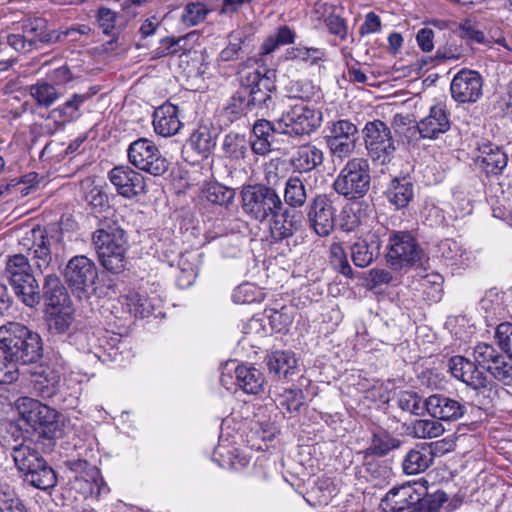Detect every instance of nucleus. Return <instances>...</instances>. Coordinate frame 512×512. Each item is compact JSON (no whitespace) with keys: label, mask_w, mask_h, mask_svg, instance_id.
Here are the masks:
<instances>
[{"label":"nucleus","mask_w":512,"mask_h":512,"mask_svg":"<svg viewBox=\"0 0 512 512\" xmlns=\"http://www.w3.org/2000/svg\"><path fill=\"white\" fill-rule=\"evenodd\" d=\"M0 343L18 367L36 362L43 354L40 335L19 323L0 327Z\"/></svg>","instance_id":"1"},{"label":"nucleus","mask_w":512,"mask_h":512,"mask_svg":"<svg viewBox=\"0 0 512 512\" xmlns=\"http://www.w3.org/2000/svg\"><path fill=\"white\" fill-rule=\"evenodd\" d=\"M3 278L9 283L15 296L25 306L33 308L41 302L42 296L39 284L25 255L15 254L8 257Z\"/></svg>","instance_id":"2"},{"label":"nucleus","mask_w":512,"mask_h":512,"mask_svg":"<svg viewBox=\"0 0 512 512\" xmlns=\"http://www.w3.org/2000/svg\"><path fill=\"white\" fill-rule=\"evenodd\" d=\"M16 409L18 421L38 433L39 437L54 439L60 436L59 414L55 409L30 397H20L16 401Z\"/></svg>","instance_id":"3"},{"label":"nucleus","mask_w":512,"mask_h":512,"mask_svg":"<svg viewBox=\"0 0 512 512\" xmlns=\"http://www.w3.org/2000/svg\"><path fill=\"white\" fill-rule=\"evenodd\" d=\"M241 207L250 219L263 223L283 208L277 191L265 184H249L240 192Z\"/></svg>","instance_id":"4"},{"label":"nucleus","mask_w":512,"mask_h":512,"mask_svg":"<svg viewBox=\"0 0 512 512\" xmlns=\"http://www.w3.org/2000/svg\"><path fill=\"white\" fill-rule=\"evenodd\" d=\"M370 186V165L362 157L349 159L333 183L336 193L348 200L363 198L369 192Z\"/></svg>","instance_id":"5"},{"label":"nucleus","mask_w":512,"mask_h":512,"mask_svg":"<svg viewBox=\"0 0 512 512\" xmlns=\"http://www.w3.org/2000/svg\"><path fill=\"white\" fill-rule=\"evenodd\" d=\"M444 491L437 489L429 492L428 481H409L392 487L382 499V506L385 511L404 512L414 507H421L426 500H431Z\"/></svg>","instance_id":"6"},{"label":"nucleus","mask_w":512,"mask_h":512,"mask_svg":"<svg viewBox=\"0 0 512 512\" xmlns=\"http://www.w3.org/2000/svg\"><path fill=\"white\" fill-rule=\"evenodd\" d=\"M448 368L452 376L468 387L478 391V396L482 395V405H490L500 392V388L493 382H490L487 376L479 370L475 361L455 355L448 361Z\"/></svg>","instance_id":"7"},{"label":"nucleus","mask_w":512,"mask_h":512,"mask_svg":"<svg viewBox=\"0 0 512 512\" xmlns=\"http://www.w3.org/2000/svg\"><path fill=\"white\" fill-rule=\"evenodd\" d=\"M323 121L321 110L304 103L287 106L277 119L280 134L301 137L315 132Z\"/></svg>","instance_id":"8"},{"label":"nucleus","mask_w":512,"mask_h":512,"mask_svg":"<svg viewBox=\"0 0 512 512\" xmlns=\"http://www.w3.org/2000/svg\"><path fill=\"white\" fill-rule=\"evenodd\" d=\"M63 276L74 296L87 299L94 290L98 271L90 258L85 255H76L66 264Z\"/></svg>","instance_id":"9"},{"label":"nucleus","mask_w":512,"mask_h":512,"mask_svg":"<svg viewBox=\"0 0 512 512\" xmlns=\"http://www.w3.org/2000/svg\"><path fill=\"white\" fill-rule=\"evenodd\" d=\"M364 142L368 155L380 165L389 164L396 151L390 128L381 120L367 122L364 129Z\"/></svg>","instance_id":"10"},{"label":"nucleus","mask_w":512,"mask_h":512,"mask_svg":"<svg viewBox=\"0 0 512 512\" xmlns=\"http://www.w3.org/2000/svg\"><path fill=\"white\" fill-rule=\"evenodd\" d=\"M386 260L394 270L415 265L421 259L422 250L408 231H393L389 235Z\"/></svg>","instance_id":"11"},{"label":"nucleus","mask_w":512,"mask_h":512,"mask_svg":"<svg viewBox=\"0 0 512 512\" xmlns=\"http://www.w3.org/2000/svg\"><path fill=\"white\" fill-rule=\"evenodd\" d=\"M472 357L478 367L505 385H512V360L494 345L479 342L473 347Z\"/></svg>","instance_id":"12"},{"label":"nucleus","mask_w":512,"mask_h":512,"mask_svg":"<svg viewBox=\"0 0 512 512\" xmlns=\"http://www.w3.org/2000/svg\"><path fill=\"white\" fill-rule=\"evenodd\" d=\"M127 153L129 162L134 167L151 175H163L169 168V162L162 156L158 147L146 138L132 142Z\"/></svg>","instance_id":"13"},{"label":"nucleus","mask_w":512,"mask_h":512,"mask_svg":"<svg viewBox=\"0 0 512 512\" xmlns=\"http://www.w3.org/2000/svg\"><path fill=\"white\" fill-rule=\"evenodd\" d=\"M335 196L318 194L307 206V219L310 228L320 237H327L335 226Z\"/></svg>","instance_id":"14"},{"label":"nucleus","mask_w":512,"mask_h":512,"mask_svg":"<svg viewBox=\"0 0 512 512\" xmlns=\"http://www.w3.org/2000/svg\"><path fill=\"white\" fill-rule=\"evenodd\" d=\"M358 128L349 120L341 119L328 124L324 137L332 155L349 157L356 148Z\"/></svg>","instance_id":"15"},{"label":"nucleus","mask_w":512,"mask_h":512,"mask_svg":"<svg viewBox=\"0 0 512 512\" xmlns=\"http://www.w3.org/2000/svg\"><path fill=\"white\" fill-rule=\"evenodd\" d=\"M68 465L74 473V477L71 479L73 489L85 498L97 497L106 489L100 470L95 465L82 459L72 460Z\"/></svg>","instance_id":"16"},{"label":"nucleus","mask_w":512,"mask_h":512,"mask_svg":"<svg viewBox=\"0 0 512 512\" xmlns=\"http://www.w3.org/2000/svg\"><path fill=\"white\" fill-rule=\"evenodd\" d=\"M483 79L479 72L461 69L452 79L450 92L459 104L475 103L482 95Z\"/></svg>","instance_id":"17"},{"label":"nucleus","mask_w":512,"mask_h":512,"mask_svg":"<svg viewBox=\"0 0 512 512\" xmlns=\"http://www.w3.org/2000/svg\"><path fill=\"white\" fill-rule=\"evenodd\" d=\"M110 182L115 186L119 195L131 199L145 194L147 185L145 178L139 172L128 166H116L108 174Z\"/></svg>","instance_id":"18"},{"label":"nucleus","mask_w":512,"mask_h":512,"mask_svg":"<svg viewBox=\"0 0 512 512\" xmlns=\"http://www.w3.org/2000/svg\"><path fill=\"white\" fill-rule=\"evenodd\" d=\"M426 412L434 419L453 422L463 417L466 406L453 397L436 393L426 398Z\"/></svg>","instance_id":"19"},{"label":"nucleus","mask_w":512,"mask_h":512,"mask_svg":"<svg viewBox=\"0 0 512 512\" xmlns=\"http://www.w3.org/2000/svg\"><path fill=\"white\" fill-rule=\"evenodd\" d=\"M450 119L443 105H435L430 108L428 115L417 124L420 136L424 139H437L440 134L450 129Z\"/></svg>","instance_id":"20"},{"label":"nucleus","mask_w":512,"mask_h":512,"mask_svg":"<svg viewBox=\"0 0 512 512\" xmlns=\"http://www.w3.org/2000/svg\"><path fill=\"white\" fill-rule=\"evenodd\" d=\"M92 241L96 250L106 247L110 249L128 247L124 230L116 222L109 219L99 222V227L92 235Z\"/></svg>","instance_id":"21"},{"label":"nucleus","mask_w":512,"mask_h":512,"mask_svg":"<svg viewBox=\"0 0 512 512\" xmlns=\"http://www.w3.org/2000/svg\"><path fill=\"white\" fill-rule=\"evenodd\" d=\"M38 443L29 437H23L19 444L12 446V458L17 469L24 475L39 465L44 458L39 452Z\"/></svg>","instance_id":"22"},{"label":"nucleus","mask_w":512,"mask_h":512,"mask_svg":"<svg viewBox=\"0 0 512 512\" xmlns=\"http://www.w3.org/2000/svg\"><path fill=\"white\" fill-rule=\"evenodd\" d=\"M240 83L248 91L259 86L271 87L275 70L259 65L257 59H250L239 71Z\"/></svg>","instance_id":"23"},{"label":"nucleus","mask_w":512,"mask_h":512,"mask_svg":"<svg viewBox=\"0 0 512 512\" xmlns=\"http://www.w3.org/2000/svg\"><path fill=\"white\" fill-rule=\"evenodd\" d=\"M381 240L375 235L359 238L350 246L352 262L359 268H366L380 255Z\"/></svg>","instance_id":"24"},{"label":"nucleus","mask_w":512,"mask_h":512,"mask_svg":"<svg viewBox=\"0 0 512 512\" xmlns=\"http://www.w3.org/2000/svg\"><path fill=\"white\" fill-rule=\"evenodd\" d=\"M269 220L270 235L276 242L291 237L300 227L299 216L284 207L271 215Z\"/></svg>","instance_id":"25"},{"label":"nucleus","mask_w":512,"mask_h":512,"mask_svg":"<svg viewBox=\"0 0 512 512\" xmlns=\"http://www.w3.org/2000/svg\"><path fill=\"white\" fill-rule=\"evenodd\" d=\"M178 112V107L171 103H165L156 108L153 114L155 132L164 137L178 133L182 126Z\"/></svg>","instance_id":"26"},{"label":"nucleus","mask_w":512,"mask_h":512,"mask_svg":"<svg viewBox=\"0 0 512 512\" xmlns=\"http://www.w3.org/2000/svg\"><path fill=\"white\" fill-rule=\"evenodd\" d=\"M218 129L211 122H202L189 138L192 149L203 158H207L216 146Z\"/></svg>","instance_id":"27"},{"label":"nucleus","mask_w":512,"mask_h":512,"mask_svg":"<svg viewBox=\"0 0 512 512\" xmlns=\"http://www.w3.org/2000/svg\"><path fill=\"white\" fill-rule=\"evenodd\" d=\"M47 310L71 306L70 297L60 278L56 274H48L43 283V294Z\"/></svg>","instance_id":"28"},{"label":"nucleus","mask_w":512,"mask_h":512,"mask_svg":"<svg viewBox=\"0 0 512 512\" xmlns=\"http://www.w3.org/2000/svg\"><path fill=\"white\" fill-rule=\"evenodd\" d=\"M508 156L498 146L485 145L476 158L478 167L486 175H498L507 166Z\"/></svg>","instance_id":"29"},{"label":"nucleus","mask_w":512,"mask_h":512,"mask_svg":"<svg viewBox=\"0 0 512 512\" xmlns=\"http://www.w3.org/2000/svg\"><path fill=\"white\" fill-rule=\"evenodd\" d=\"M385 196L396 209L405 208L414 198V185L408 177H395L389 182Z\"/></svg>","instance_id":"30"},{"label":"nucleus","mask_w":512,"mask_h":512,"mask_svg":"<svg viewBox=\"0 0 512 512\" xmlns=\"http://www.w3.org/2000/svg\"><path fill=\"white\" fill-rule=\"evenodd\" d=\"M22 31L27 39L33 41V46L38 49L42 44L53 43L59 40L60 35L48 28L44 18L36 17L26 20L22 24Z\"/></svg>","instance_id":"31"},{"label":"nucleus","mask_w":512,"mask_h":512,"mask_svg":"<svg viewBox=\"0 0 512 512\" xmlns=\"http://www.w3.org/2000/svg\"><path fill=\"white\" fill-rule=\"evenodd\" d=\"M265 362L269 373L279 379L288 378L297 370V359L291 351H274L266 356Z\"/></svg>","instance_id":"32"},{"label":"nucleus","mask_w":512,"mask_h":512,"mask_svg":"<svg viewBox=\"0 0 512 512\" xmlns=\"http://www.w3.org/2000/svg\"><path fill=\"white\" fill-rule=\"evenodd\" d=\"M434 453L428 445H417L411 449L402 461V469L406 475L424 472L432 464Z\"/></svg>","instance_id":"33"},{"label":"nucleus","mask_w":512,"mask_h":512,"mask_svg":"<svg viewBox=\"0 0 512 512\" xmlns=\"http://www.w3.org/2000/svg\"><path fill=\"white\" fill-rule=\"evenodd\" d=\"M237 385L247 394H259L263 392L266 383L264 374L253 366L237 365L235 368Z\"/></svg>","instance_id":"34"},{"label":"nucleus","mask_w":512,"mask_h":512,"mask_svg":"<svg viewBox=\"0 0 512 512\" xmlns=\"http://www.w3.org/2000/svg\"><path fill=\"white\" fill-rule=\"evenodd\" d=\"M323 152L312 144L298 147L291 159L293 167L299 172H310L323 163Z\"/></svg>","instance_id":"35"},{"label":"nucleus","mask_w":512,"mask_h":512,"mask_svg":"<svg viewBox=\"0 0 512 512\" xmlns=\"http://www.w3.org/2000/svg\"><path fill=\"white\" fill-rule=\"evenodd\" d=\"M250 146L251 141L244 134L230 132L225 135L221 149L226 159L239 162L248 156Z\"/></svg>","instance_id":"36"},{"label":"nucleus","mask_w":512,"mask_h":512,"mask_svg":"<svg viewBox=\"0 0 512 512\" xmlns=\"http://www.w3.org/2000/svg\"><path fill=\"white\" fill-rule=\"evenodd\" d=\"M96 94L93 88L86 93H74L62 105L52 111V114L58 115L63 121L71 122L80 117L81 106Z\"/></svg>","instance_id":"37"},{"label":"nucleus","mask_w":512,"mask_h":512,"mask_svg":"<svg viewBox=\"0 0 512 512\" xmlns=\"http://www.w3.org/2000/svg\"><path fill=\"white\" fill-rule=\"evenodd\" d=\"M23 476L25 482L41 490L53 488L57 483L56 474L45 459Z\"/></svg>","instance_id":"38"},{"label":"nucleus","mask_w":512,"mask_h":512,"mask_svg":"<svg viewBox=\"0 0 512 512\" xmlns=\"http://www.w3.org/2000/svg\"><path fill=\"white\" fill-rule=\"evenodd\" d=\"M402 441L385 430L374 432L368 448L365 450L366 455L384 457L389 452L400 448Z\"/></svg>","instance_id":"39"},{"label":"nucleus","mask_w":512,"mask_h":512,"mask_svg":"<svg viewBox=\"0 0 512 512\" xmlns=\"http://www.w3.org/2000/svg\"><path fill=\"white\" fill-rule=\"evenodd\" d=\"M61 377L54 370H43L33 381L34 392L43 399H49L57 394Z\"/></svg>","instance_id":"40"},{"label":"nucleus","mask_w":512,"mask_h":512,"mask_svg":"<svg viewBox=\"0 0 512 512\" xmlns=\"http://www.w3.org/2000/svg\"><path fill=\"white\" fill-rule=\"evenodd\" d=\"M123 305H125L129 312L135 317L149 316L155 307V300L149 298L147 295L140 294L137 291H130L128 294L121 297Z\"/></svg>","instance_id":"41"},{"label":"nucleus","mask_w":512,"mask_h":512,"mask_svg":"<svg viewBox=\"0 0 512 512\" xmlns=\"http://www.w3.org/2000/svg\"><path fill=\"white\" fill-rule=\"evenodd\" d=\"M441 256L451 265L467 266L471 260V253L453 239L442 240L439 244Z\"/></svg>","instance_id":"42"},{"label":"nucleus","mask_w":512,"mask_h":512,"mask_svg":"<svg viewBox=\"0 0 512 512\" xmlns=\"http://www.w3.org/2000/svg\"><path fill=\"white\" fill-rule=\"evenodd\" d=\"M202 195L212 204L228 207L234 201L235 190L219 182H208L202 188Z\"/></svg>","instance_id":"43"},{"label":"nucleus","mask_w":512,"mask_h":512,"mask_svg":"<svg viewBox=\"0 0 512 512\" xmlns=\"http://www.w3.org/2000/svg\"><path fill=\"white\" fill-rule=\"evenodd\" d=\"M101 265L109 272L120 273L126 266L127 247L120 249L101 248L96 250Z\"/></svg>","instance_id":"44"},{"label":"nucleus","mask_w":512,"mask_h":512,"mask_svg":"<svg viewBox=\"0 0 512 512\" xmlns=\"http://www.w3.org/2000/svg\"><path fill=\"white\" fill-rule=\"evenodd\" d=\"M73 320V309L71 306L47 310V324L49 331L53 334L66 333Z\"/></svg>","instance_id":"45"},{"label":"nucleus","mask_w":512,"mask_h":512,"mask_svg":"<svg viewBox=\"0 0 512 512\" xmlns=\"http://www.w3.org/2000/svg\"><path fill=\"white\" fill-rule=\"evenodd\" d=\"M285 60L299 61L315 65L325 59V52L316 47H306L302 44L288 48L284 54Z\"/></svg>","instance_id":"46"},{"label":"nucleus","mask_w":512,"mask_h":512,"mask_svg":"<svg viewBox=\"0 0 512 512\" xmlns=\"http://www.w3.org/2000/svg\"><path fill=\"white\" fill-rule=\"evenodd\" d=\"M285 203L292 208H301L307 200L305 184L298 177H290L284 189Z\"/></svg>","instance_id":"47"},{"label":"nucleus","mask_w":512,"mask_h":512,"mask_svg":"<svg viewBox=\"0 0 512 512\" xmlns=\"http://www.w3.org/2000/svg\"><path fill=\"white\" fill-rule=\"evenodd\" d=\"M295 32L288 26H280L275 34L268 36L261 45V54L269 55L282 45L294 43Z\"/></svg>","instance_id":"48"},{"label":"nucleus","mask_w":512,"mask_h":512,"mask_svg":"<svg viewBox=\"0 0 512 512\" xmlns=\"http://www.w3.org/2000/svg\"><path fill=\"white\" fill-rule=\"evenodd\" d=\"M276 89L275 79L272 80L271 87L259 86L256 88H252L250 91H246L247 96L249 98L252 109H259L262 114H265V111L273 108L274 100L272 97V92Z\"/></svg>","instance_id":"49"},{"label":"nucleus","mask_w":512,"mask_h":512,"mask_svg":"<svg viewBox=\"0 0 512 512\" xmlns=\"http://www.w3.org/2000/svg\"><path fill=\"white\" fill-rule=\"evenodd\" d=\"M410 429V434L419 439L436 438L445 431L443 425L434 418L416 420Z\"/></svg>","instance_id":"50"},{"label":"nucleus","mask_w":512,"mask_h":512,"mask_svg":"<svg viewBox=\"0 0 512 512\" xmlns=\"http://www.w3.org/2000/svg\"><path fill=\"white\" fill-rule=\"evenodd\" d=\"M29 90L37 104L43 107H50L60 96L55 86L45 81H38Z\"/></svg>","instance_id":"51"},{"label":"nucleus","mask_w":512,"mask_h":512,"mask_svg":"<svg viewBox=\"0 0 512 512\" xmlns=\"http://www.w3.org/2000/svg\"><path fill=\"white\" fill-rule=\"evenodd\" d=\"M274 401L279 409L287 412H298L304 404V394L301 389H284L275 396Z\"/></svg>","instance_id":"52"},{"label":"nucleus","mask_w":512,"mask_h":512,"mask_svg":"<svg viewBox=\"0 0 512 512\" xmlns=\"http://www.w3.org/2000/svg\"><path fill=\"white\" fill-rule=\"evenodd\" d=\"M29 255H31L34 265L40 272L43 273L48 270L52 262L49 240L41 236V241L29 248Z\"/></svg>","instance_id":"53"},{"label":"nucleus","mask_w":512,"mask_h":512,"mask_svg":"<svg viewBox=\"0 0 512 512\" xmlns=\"http://www.w3.org/2000/svg\"><path fill=\"white\" fill-rule=\"evenodd\" d=\"M398 407L414 415H422L426 411V399L422 398L412 391H401L397 395Z\"/></svg>","instance_id":"54"},{"label":"nucleus","mask_w":512,"mask_h":512,"mask_svg":"<svg viewBox=\"0 0 512 512\" xmlns=\"http://www.w3.org/2000/svg\"><path fill=\"white\" fill-rule=\"evenodd\" d=\"M19 378V367L0 343V384H11Z\"/></svg>","instance_id":"55"},{"label":"nucleus","mask_w":512,"mask_h":512,"mask_svg":"<svg viewBox=\"0 0 512 512\" xmlns=\"http://www.w3.org/2000/svg\"><path fill=\"white\" fill-rule=\"evenodd\" d=\"M285 89L289 98L303 101L311 100L317 93L315 86L308 80H292Z\"/></svg>","instance_id":"56"},{"label":"nucleus","mask_w":512,"mask_h":512,"mask_svg":"<svg viewBox=\"0 0 512 512\" xmlns=\"http://www.w3.org/2000/svg\"><path fill=\"white\" fill-rule=\"evenodd\" d=\"M226 110L227 113L231 114L235 119H237L243 115H247L253 109L247 93L238 91L231 97Z\"/></svg>","instance_id":"57"},{"label":"nucleus","mask_w":512,"mask_h":512,"mask_svg":"<svg viewBox=\"0 0 512 512\" xmlns=\"http://www.w3.org/2000/svg\"><path fill=\"white\" fill-rule=\"evenodd\" d=\"M330 255L332 262L342 275L347 278L354 277L353 269L350 266L345 250L340 243H333L330 246Z\"/></svg>","instance_id":"58"},{"label":"nucleus","mask_w":512,"mask_h":512,"mask_svg":"<svg viewBox=\"0 0 512 512\" xmlns=\"http://www.w3.org/2000/svg\"><path fill=\"white\" fill-rule=\"evenodd\" d=\"M208 12V9L203 3H189L185 6L182 21L188 26H195L204 21Z\"/></svg>","instance_id":"59"},{"label":"nucleus","mask_w":512,"mask_h":512,"mask_svg":"<svg viewBox=\"0 0 512 512\" xmlns=\"http://www.w3.org/2000/svg\"><path fill=\"white\" fill-rule=\"evenodd\" d=\"M178 266L180 269V275L178 276V281L180 282V284L182 286L191 285L197 277L198 267L196 264L190 261V255H181L178 262Z\"/></svg>","instance_id":"60"},{"label":"nucleus","mask_w":512,"mask_h":512,"mask_svg":"<svg viewBox=\"0 0 512 512\" xmlns=\"http://www.w3.org/2000/svg\"><path fill=\"white\" fill-rule=\"evenodd\" d=\"M495 338L503 354H507V359L512 360V324L509 322L499 324Z\"/></svg>","instance_id":"61"},{"label":"nucleus","mask_w":512,"mask_h":512,"mask_svg":"<svg viewBox=\"0 0 512 512\" xmlns=\"http://www.w3.org/2000/svg\"><path fill=\"white\" fill-rule=\"evenodd\" d=\"M3 46H10L17 52L28 53L33 49H36L33 46V41L31 39H27L24 32L22 34H9L6 37V42L0 41V52L3 50Z\"/></svg>","instance_id":"62"},{"label":"nucleus","mask_w":512,"mask_h":512,"mask_svg":"<svg viewBox=\"0 0 512 512\" xmlns=\"http://www.w3.org/2000/svg\"><path fill=\"white\" fill-rule=\"evenodd\" d=\"M117 13L107 7H99L96 13V21L103 33L111 35L116 24Z\"/></svg>","instance_id":"63"},{"label":"nucleus","mask_w":512,"mask_h":512,"mask_svg":"<svg viewBox=\"0 0 512 512\" xmlns=\"http://www.w3.org/2000/svg\"><path fill=\"white\" fill-rule=\"evenodd\" d=\"M458 35L461 39L466 40L468 43L483 44L486 42L484 33L475 29L471 21L468 19L459 24Z\"/></svg>","instance_id":"64"}]
</instances>
